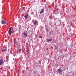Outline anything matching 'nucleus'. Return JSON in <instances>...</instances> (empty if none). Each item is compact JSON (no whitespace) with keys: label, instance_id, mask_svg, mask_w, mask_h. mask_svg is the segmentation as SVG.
Here are the masks:
<instances>
[{"label":"nucleus","instance_id":"f257e3e1","mask_svg":"<svg viewBox=\"0 0 76 76\" xmlns=\"http://www.w3.org/2000/svg\"><path fill=\"white\" fill-rule=\"evenodd\" d=\"M13 29V28L12 27H11L10 28L9 30L8 31V34H9V35H10H10H11L12 33V29Z\"/></svg>","mask_w":76,"mask_h":76},{"label":"nucleus","instance_id":"f03ea898","mask_svg":"<svg viewBox=\"0 0 76 76\" xmlns=\"http://www.w3.org/2000/svg\"><path fill=\"white\" fill-rule=\"evenodd\" d=\"M61 72V70L59 69L56 71V73L57 74H58V73H60Z\"/></svg>","mask_w":76,"mask_h":76},{"label":"nucleus","instance_id":"7ed1b4c3","mask_svg":"<svg viewBox=\"0 0 76 76\" xmlns=\"http://www.w3.org/2000/svg\"><path fill=\"white\" fill-rule=\"evenodd\" d=\"M6 21H5L4 20H2L1 21V23L3 25L4 24H5L6 23Z\"/></svg>","mask_w":76,"mask_h":76},{"label":"nucleus","instance_id":"20e7f679","mask_svg":"<svg viewBox=\"0 0 76 76\" xmlns=\"http://www.w3.org/2000/svg\"><path fill=\"white\" fill-rule=\"evenodd\" d=\"M52 40H53V39H48L47 40V41L48 42H50V41H52Z\"/></svg>","mask_w":76,"mask_h":76},{"label":"nucleus","instance_id":"39448f33","mask_svg":"<svg viewBox=\"0 0 76 76\" xmlns=\"http://www.w3.org/2000/svg\"><path fill=\"white\" fill-rule=\"evenodd\" d=\"M21 51V49H19L17 50V52L18 53H20V52Z\"/></svg>","mask_w":76,"mask_h":76},{"label":"nucleus","instance_id":"423d86ee","mask_svg":"<svg viewBox=\"0 0 76 76\" xmlns=\"http://www.w3.org/2000/svg\"><path fill=\"white\" fill-rule=\"evenodd\" d=\"M28 14H26L24 16V18L25 19H28Z\"/></svg>","mask_w":76,"mask_h":76},{"label":"nucleus","instance_id":"0eeeda50","mask_svg":"<svg viewBox=\"0 0 76 76\" xmlns=\"http://www.w3.org/2000/svg\"><path fill=\"white\" fill-rule=\"evenodd\" d=\"M44 13V9H42V10L40 11V14H41L42 13Z\"/></svg>","mask_w":76,"mask_h":76},{"label":"nucleus","instance_id":"6e6552de","mask_svg":"<svg viewBox=\"0 0 76 76\" xmlns=\"http://www.w3.org/2000/svg\"><path fill=\"white\" fill-rule=\"evenodd\" d=\"M2 52H4V51H7V49L6 48L4 49H2L1 50Z\"/></svg>","mask_w":76,"mask_h":76},{"label":"nucleus","instance_id":"1a4fd4ad","mask_svg":"<svg viewBox=\"0 0 76 76\" xmlns=\"http://www.w3.org/2000/svg\"><path fill=\"white\" fill-rule=\"evenodd\" d=\"M2 63H3V60L2 59H1L0 61V65H1Z\"/></svg>","mask_w":76,"mask_h":76},{"label":"nucleus","instance_id":"9d476101","mask_svg":"<svg viewBox=\"0 0 76 76\" xmlns=\"http://www.w3.org/2000/svg\"><path fill=\"white\" fill-rule=\"evenodd\" d=\"M23 34H24V35H25V36L26 37H27L28 35V34H27V33H23Z\"/></svg>","mask_w":76,"mask_h":76},{"label":"nucleus","instance_id":"9b49d317","mask_svg":"<svg viewBox=\"0 0 76 76\" xmlns=\"http://www.w3.org/2000/svg\"><path fill=\"white\" fill-rule=\"evenodd\" d=\"M33 24L34 25H37V22L36 21H35L33 22Z\"/></svg>","mask_w":76,"mask_h":76},{"label":"nucleus","instance_id":"f8f14e48","mask_svg":"<svg viewBox=\"0 0 76 76\" xmlns=\"http://www.w3.org/2000/svg\"><path fill=\"white\" fill-rule=\"evenodd\" d=\"M50 35H52V34H53V31H52L50 32Z\"/></svg>","mask_w":76,"mask_h":76},{"label":"nucleus","instance_id":"ddd939ff","mask_svg":"<svg viewBox=\"0 0 76 76\" xmlns=\"http://www.w3.org/2000/svg\"><path fill=\"white\" fill-rule=\"evenodd\" d=\"M46 32H48V28H46Z\"/></svg>","mask_w":76,"mask_h":76},{"label":"nucleus","instance_id":"4468645a","mask_svg":"<svg viewBox=\"0 0 76 76\" xmlns=\"http://www.w3.org/2000/svg\"><path fill=\"white\" fill-rule=\"evenodd\" d=\"M55 49H57V48H57V46H55Z\"/></svg>","mask_w":76,"mask_h":76},{"label":"nucleus","instance_id":"2eb2a0df","mask_svg":"<svg viewBox=\"0 0 76 76\" xmlns=\"http://www.w3.org/2000/svg\"><path fill=\"white\" fill-rule=\"evenodd\" d=\"M16 42H17L16 41H14V43L15 44H16Z\"/></svg>","mask_w":76,"mask_h":76},{"label":"nucleus","instance_id":"dca6fc26","mask_svg":"<svg viewBox=\"0 0 76 76\" xmlns=\"http://www.w3.org/2000/svg\"><path fill=\"white\" fill-rule=\"evenodd\" d=\"M39 38H42V36H39Z\"/></svg>","mask_w":76,"mask_h":76},{"label":"nucleus","instance_id":"f3484780","mask_svg":"<svg viewBox=\"0 0 76 76\" xmlns=\"http://www.w3.org/2000/svg\"><path fill=\"white\" fill-rule=\"evenodd\" d=\"M7 76H10V75H7Z\"/></svg>","mask_w":76,"mask_h":76},{"label":"nucleus","instance_id":"a211bd4d","mask_svg":"<svg viewBox=\"0 0 76 76\" xmlns=\"http://www.w3.org/2000/svg\"><path fill=\"white\" fill-rule=\"evenodd\" d=\"M7 25H8V23H7Z\"/></svg>","mask_w":76,"mask_h":76},{"label":"nucleus","instance_id":"6ab92c4d","mask_svg":"<svg viewBox=\"0 0 76 76\" xmlns=\"http://www.w3.org/2000/svg\"><path fill=\"white\" fill-rule=\"evenodd\" d=\"M47 50H48V48H47Z\"/></svg>","mask_w":76,"mask_h":76},{"label":"nucleus","instance_id":"aec40b11","mask_svg":"<svg viewBox=\"0 0 76 76\" xmlns=\"http://www.w3.org/2000/svg\"><path fill=\"white\" fill-rule=\"evenodd\" d=\"M58 59H59V58H58Z\"/></svg>","mask_w":76,"mask_h":76}]
</instances>
